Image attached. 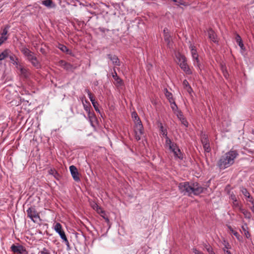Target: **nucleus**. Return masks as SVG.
I'll list each match as a JSON object with an SVG mask.
<instances>
[{
    "instance_id": "c9c22d12",
    "label": "nucleus",
    "mask_w": 254,
    "mask_h": 254,
    "mask_svg": "<svg viewBox=\"0 0 254 254\" xmlns=\"http://www.w3.org/2000/svg\"><path fill=\"white\" fill-rule=\"evenodd\" d=\"M8 57H9L10 62L12 64L13 63V62L16 61H18V58L14 54L12 53L11 51L10 54H9Z\"/></svg>"
},
{
    "instance_id": "f03ea898",
    "label": "nucleus",
    "mask_w": 254,
    "mask_h": 254,
    "mask_svg": "<svg viewBox=\"0 0 254 254\" xmlns=\"http://www.w3.org/2000/svg\"><path fill=\"white\" fill-rule=\"evenodd\" d=\"M238 155L237 150L231 149L220 157L217 162V166L220 170H224L230 167L234 163L235 159Z\"/></svg>"
},
{
    "instance_id": "0eeeda50",
    "label": "nucleus",
    "mask_w": 254,
    "mask_h": 254,
    "mask_svg": "<svg viewBox=\"0 0 254 254\" xmlns=\"http://www.w3.org/2000/svg\"><path fill=\"white\" fill-rule=\"evenodd\" d=\"M228 193L229 194V198L232 200V207L234 209H239L242 206V204L239 202L236 195L233 192L229 191Z\"/></svg>"
},
{
    "instance_id": "ddd939ff",
    "label": "nucleus",
    "mask_w": 254,
    "mask_h": 254,
    "mask_svg": "<svg viewBox=\"0 0 254 254\" xmlns=\"http://www.w3.org/2000/svg\"><path fill=\"white\" fill-rule=\"evenodd\" d=\"M207 32L209 39L213 42L217 43L218 41L215 32L211 28H210L208 30Z\"/></svg>"
},
{
    "instance_id": "864d4df0",
    "label": "nucleus",
    "mask_w": 254,
    "mask_h": 254,
    "mask_svg": "<svg viewBox=\"0 0 254 254\" xmlns=\"http://www.w3.org/2000/svg\"><path fill=\"white\" fill-rule=\"evenodd\" d=\"M164 36L166 35H169V30L167 28H165L163 30Z\"/></svg>"
},
{
    "instance_id": "9d476101",
    "label": "nucleus",
    "mask_w": 254,
    "mask_h": 254,
    "mask_svg": "<svg viewBox=\"0 0 254 254\" xmlns=\"http://www.w3.org/2000/svg\"><path fill=\"white\" fill-rule=\"evenodd\" d=\"M69 170L73 180L75 182L80 181V179L79 177V174L76 167L74 165H71L69 167Z\"/></svg>"
},
{
    "instance_id": "aec40b11",
    "label": "nucleus",
    "mask_w": 254,
    "mask_h": 254,
    "mask_svg": "<svg viewBox=\"0 0 254 254\" xmlns=\"http://www.w3.org/2000/svg\"><path fill=\"white\" fill-rule=\"evenodd\" d=\"M19 69L20 74L23 77L27 78L29 77L30 72L28 69L22 66H20Z\"/></svg>"
},
{
    "instance_id": "a211bd4d",
    "label": "nucleus",
    "mask_w": 254,
    "mask_h": 254,
    "mask_svg": "<svg viewBox=\"0 0 254 254\" xmlns=\"http://www.w3.org/2000/svg\"><path fill=\"white\" fill-rule=\"evenodd\" d=\"M176 58L178 60L177 63L179 65V63H184L187 62V58L185 55H182L180 53H178L176 54Z\"/></svg>"
},
{
    "instance_id": "cd10ccee",
    "label": "nucleus",
    "mask_w": 254,
    "mask_h": 254,
    "mask_svg": "<svg viewBox=\"0 0 254 254\" xmlns=\"http://www.w3.org/2000/svg\"><path fill=\"white\" fill-rule=\"evenodd\" d=\"M235 39H236V41L238 44V45L240 47V48L242 49H244V44L243 43V41L242 40V38H241V37H240V36L239 34H237L236 35Z\"/></svg>"
},
{
    "instance_id": "680f3d73",
    "label": "nucleus",
    "mask_w": 254,
    "mask_h": 254,
    "mask_svg": "<svg viewBox=\"0 0 254 254\" xmlns=\"http://www.w3.org/2000/svg\"><path fill=\"white\" fill-rule=\"evenodd\" d=\"M12 64H13L14 65H15L17 67V66L19 64V63H18V61H16L13 62Z\"/></svg>"
},
{
    "instance_id": "49530a36",
    "label": "nucleus",
    "mask_w": 254,
    "mask_h": 254,
    "mask_svg": "<svg viewBox=\"0 0 254 254\" xmlns=\"http://www.w3.org/2000/svg\"><path fill=\"white\" fill-rule=\"evenodd\" d=\"M223 244L224 245V249L225 250L226 249H231V246L230 245V244H229V243L228 242H226V241H224V243H223Z\"/></svg>"
},
{
    "instance_id": "423d86ee",
    "label": "nucleus",
    "mask_w": 254,
    "mask_h": 254,
    "mask_svg": "<svg viewBox=\"0 0 254 254\" xmlns=\"http://www.w3.org/2000/svg\"><path fill=\"white\" fill-rule=\"evenodd\" d=\"M134 131L135 138L137 141L140 140L141 136L144 133V128L141 122H137L134 124Z\"/></svg>"
},
{
    "instance_id": "4468645a",
    "label": "nucleus",
    "mask_w": 254,
    "mask_h": 254,
    "mask_svg": "<svg viewBox=\"0 0 254 254\" xmlns=\"http://www.w3.org/2000/svg\"><path fill=\"white\" fill-rule=\"evenodd\" d=\"M108 58L112 62V63L116 65L120 66V62L119 58L116 55H112L111 54H108L107 55Z\"/></svg>"
},
{
    "instance_id": "a878e982",
    "label": "nucleus",
    "mask_w": 254,
    "mask_h": 254,
    "mask_svg": "<svg viewBox=\"0 0 254 254\" xmlns=\"http://www.w3.org/2000/svg\"><path fill=\"white\" fill-rule=\"evenodd\" d=\"M193 60L194 61V65H196L200 70H201V64L200 63L199 60L198 59V54L192 56Z\"/></svg>"
},
{
    "instance_id": "6e6552de",
    "label": "nucleus",
    "mask_w": 254,
    "mask_h": 254,
    "mask_svg": "<svg viewBox=\"0 0 254 254\" xmlns=\"http://www.w3.org/2000/svg\"><path fill=\"white\" fill-rule=\"evenodd\" d=\"M11 251L16 254H27L28 252L25 248L22 245H12L11 247Z\"/></svg>"
},
{
    "instance_id": "3c124183",
    "label": "nucleus",
    "mask_w": 254,
    "mask_h": 254,
    "mask_svg": "<svg viewBox=\"0 0 254 254\" xmlns=\"http://www.w3.org/2000/svg\"><path fill=\"white\" fill-rule=\"evenodd\" d=\"M40 51L41 52V53L44 55H47V52L46 51V49L44 48H41L40 49Z\"/></svg>"
},
{
    "instance_id": "6ab92c4d",
    "label": "nucleus",
    "mask_w": 254,
    "mask_h": 254,
    "mask_svg": "<svg viewBox=\"0 0 254 254\" xmlns=\"http://www.w3.org/2000/svg\"><path fill=\"white\" fill-rule=\"evenodd\" d=\"M165 138L166 139L165 145L169 147V149H173V148L176 147L177 144L173 142L168 136H166Z\"/></svg>"
},
{
    "instance_id": "ea45409f",
    "label": "nucleus",
    "mask_w": 254,
    "mask_h": 254,
    "mask_svg": "<svg viewBox=\"0 0 254 254\" xmlns=\"http://www.w3.org/2000/svg\"><path fill=\"white\" fill-rule=\"evenodd\" d=\"M202 145H203V149H204L205 152H207V153L210 152L211 148H210V144L209 143L203 144Z\"/></svg>"
},
{
    "instance_id": "37998d69",
    "label": "nucleus",
    "mask_w": 254,
    "mask_h": 254,
    "mask_svg": "<svg viewBox=\"0 0 254 254\" xmlns=\"http://www.w3.org/2000/svg\"><path fill=\"white\" fill-rule=\"evenodd\" d=\"M92 105H93V106L95 111L96 112H99L100 111H99V108L98 107V104L97 102L95 101L94 102H92Z\"/></svg>"
},
{
    "instance_id": "f257e3e1",
    "label": "nucleus",
    "mask_w": 254,
    "mask_h": 254,
    "mask_svg": "<svg viewBox=\"0 0 254 254\" xmlns=\"http://www.w3.org/2000/svg\"><path fill=\"white\" fill-rule=\"evenodd\" d=\"M178 188L180 191L184 194H188L189 196L191 194L199 195L204 190V188L198 183H189L188 182L181 183L179 184Z\"/></svg>"
},
{
    "instance_id": "a18cd8bd",
    "label": "nucleus",
    "mask_w": 254,
    "mask_h": 254,
    "mask_svg": "<svg viewBox=\"0 0 254 254\" xmlns=\"http://www.w3.org/2000/svg\"><path fill=\"white\" fill-rule=\"evenodd\" d=\"M40 254H50L49 251L46 248H44L39 252Z\"/></svg>"
},
{
    "instance_id": "473e14b6",
    "label": "nucleus",
    "mask_w": 254,
    "mask_h": 254,
    "mask_svg": "<svg viewBox=\"0 0 254 254\" xmlns=\"http://www.w3.org/2000/svg\"><path fill=\"white\" fill-rule=\"evenodd\" d=\"M241 191L245 196L250 198V200H253V197L251 196L250 193L248 192V191L246 188H243L241 190Z\"/></svg>"
},
{
    "instance_id": "c03bdc74",
    "label": "nucleus",
    "mask_w": 254,
    "mask_h": 254,
    "mask_svg": "<svg viewBox=\"0 0 254 254\" xmlns=\"http://www.w3.org/2000/svg\"><path fill=\"white\" fill-rule=\"evenodd\" d=\"M174 2L176 3V4L177 5H186L185 2H184L182 0H173Z\"/></svg>"
},
{
    "instance_id": "4d7b16f0",
    "label": "nucleus",
    "mask_w": 254,
    "mask_h": 254,
    "mask_svg": "<svg viewBox=\"0 0 254 254\" xmlns=\"http://www.w3.org/2000/svg\"><path fill=\"white\" fill-rule=\"evenodd\" d=\"M102 216L104 218V219L105 220L106 222L108 223L110 222V220L108 217L105 216V215H102Z\"/></svg>"
},
{
    "instance_id": "20e7f679",
    "label": "nucleus",
    "mask_w": 254,
    "mask_h": 254,
    "mask_svg": "<svg viewBox=\"0 0 254 254\" xmlns=\"http://www.w3.org/2000/svg\"><path fill=\"white\" fill-rule=\"evenodd\" d=\"M27 217L29 218L33 222H36L38 220L41 221L40 213L38 212L35 206H31L26 210Z\"/></svg>"
},
{
    "instance_id": "603ef678",
    "label": "nucleus",
    "mask_w": 254,
    "mask_h": 254,
    "mask_svg": "<svg viewBox=\"0 0 254 254\" xmlns=\"http://www.w3.org/2000/svg\"><path fill=\"white\" fill-rule=\"evenodd\" d=\"M222 70H223V75L224 76V77L226 78H228V76H229V74H228V72L226 70H224L223 69H222Z\"/></svg>"
},
{
    "instance_id": "79ce46f5",
    "label": "nucleus",
    "mask_w": 254,
    "mask_h": 254,
    "mask_svg": "<svg viewBox=\"0 0 254 254\" xmlns=\"http://www.w3.org/2000/svg\"><path fill=\"white\" fill-rule=\"evenodd\" d=\"M9 26L8 25L6 26L4 29H2V32L1 33V36H4L7 34L8 30L7 29L9 28Z\"/></svg>"
},
{
    "instance_id": "1a4fd4ad",
    "label": "nucleus",
    "mask_w": 254,
    "mask_h": 254,
    "mask_svg": "<svg viewBox=\"0 0 254 254\" xmlns=\"http://www.w3.org/2000/svg\"><path fill=\"white\" fill-rule=\"evenodd\" d=\"M59 65L68 71H73L76 68L70 63H67L64 60H61L59 61Z\"/></svg>"
},
{
    "instance_id": "052dcab7",
    "label": "nucleus",
    "mask_w": 254,
    "mask_h": 254,
    "mask_svg": "<svg viewBox=\"0 0 254 254\" xmlns=\"http://www.w3.org/2000/svg\"><path fill=\"white\" fill-rule=\"evenodd\" d=\"M224 252L226 254H232L230 251L228 250H226L224 249H223Z\"/></svg>"
},
{
    "instance_id": "f8f14e48",
    "label": "nucleus",
    "mask_w": 254,
    "mask_h": 254,
    "mask_svg": "<svg viewBox=\"0 0 254 254\" xmlns=\"http://www.w3.org/2000/svg\"><path fill=\"white\" fill-rule=\"evenodd\" d=\"M179 66L187 74H192L191 70L189 67L188 64H187V62H185L184 63H179Z\"/></svg>"
},
{
    "instance_id": "2f4dec72",
    "label": "nucleus",
    "mask_w": 254,
    "mask_h": 254,
    "mask_svg": "<svg viewBox=\"0 0 254 254\" xmlns=\"http://www.w3.org/2000/svg\"><path fill=\"white\" fill-rule=\"evenodd\" d=\"M85 103H84V101H82V104H83V105L84 107V109L87 112H88L89 111H90V109H91V106L89 102H88L86 100H85Z\"/></svg>"
},
{
    "instance_id": "09e8293b",
    "label": "nucleus",
    "mask_w": 254,
    "mask_h": 254,
    "mask_svg": "<svg viewBox=\"0 0 254 254\" xmlns=\"http://www.w3.org/2000/svg\"><path fill=\"white\" fill-rule=\"evenodd\" d=\"M7 39V37L1 36L0 37V46Z\"/></svg>"
},
{
    "instance_id": "a19ab883",
    "label": "nucleus",
    "mask_w": 254,
    "mask_h": 254,
    "mask_svg": "<svg viewBox=\"0 0 254 254\" xmlns=\"http://www.w3.org/2000/svg\"><path fill=\"white\" fill-rule=\"evenodd\" d=\"M165 95L168 99H171V100H172L173 95L170 92L168 91L167 89H165Z\"/></svg>"
},
{
    "instance_id": "412c9836",
    "label": "nucleus",
    "mask_w": 254,
    "mask_h": 254,
    "mask_svg": "<svg viewBox=\"0 0 254 254\" xmlns=\"http://www.w3.org/2000/svg\"><path fill=\"white\" fill-rule=\"evenodd\" d=\"M9 54H10V50L8 49H5L1 54H0V61L8 57ZM1 64V63H0V65Z\"/></svg>"
},
{
    "instance_id": "4be33fe9",
    "label": "nucleus",
    "mask_w": 254,
    "mask_h": 254,
    "mask_svg": "<svg viewBox=\"0 0 254 254\" xmlns=\"http://www.w3.org/2000/svg\"><path fill=\"white\" fill-rule=\"evenodd\" d=\"M42 3L49 8L55 7L56 6L55 3L52 0H44L42 1Z\"/></svg>"
},
{
    "instance_id": "393cba45",
    "label": "nucleus",
    "mask_w": 254,
    "mask_h": 254,
    "mask_svg": "<svg viewBox=\"0 0 254 254\" xmlns=\"http://www.w3.org/2000/svg\"><path fill=\"white\" fill-rule=\"evenodd\" d=\"M48 173L50 175H53L54 177V178L58 180H59L61 177L60 175L55 169H50L48 171Z\"/></svg>"
},
{
    "instance_id": "f704fd0d",
    "label": "nucleus",
    "mask_w": 254,
    "mask_h": 254,
    "mask_svg": "<svg viewBox=\"0 0 254 254\" xmlns=\"http://www.w3.org/2000/svg\"><path fill=\"white\" fill-rule=\"evenodd\" d=\"M58 48L59 49H60L64 53H65L67 54L69 53V50L67 49V48L65 46H64L63 44H59L58 46Z\"/></svg>"
},
{
    "instance_id": "c756f323",
    "label": "nucleus",
    "mask_w": 254,
    "mask_h": 254,
    "mask_svg": "<svg viewBox=\"0 0 254 254\" xmlns=\"http://www.w3.org/2000/svg\"><path fill=\"white\" fill-rule=\"evenodd\" d=\"M228 228L230 232L236 237V238L238 240L240 241L242 237L239 235V234L236 231H234L231 226H228Z\"/></svg>"
},
{
    "instance_id": "6e6d98bb",
    "label": "nucleus",
    "mask_w": 254,
    "mask_h": 254,
    "mask_svg": "<svg viewBox=\"0 0 254 254\" xmlns=\"http://www.w3.org/2000/svg\"><path fill=\"white\" fill-rule=\"evenodd\" d=\"M191 56L197 54V53L196 50V49H191Z\"/></svg>"
},
{
    "instance_id": "bb28decb",
    "label": "nucleus",
    "mask_w": 254,
    "mask_h": 254,
    "mask_svg": "<svg viewBox=\"0 0 254 254\" xmlns=\"http://www.w3.org/2000/svg\"><path fill=\"white\" fill-rule=\"evenodd\" d=\"M200 140L202 145L209 143V140L207 135L204 133H201L200 135Z\"/></svg>"
},
{
    "instance_id": "e433bc0d",
    "label": "nucleus",
    "mask_w": 254,
    "mask_h": 254,
    "mask_svg": "<svg viewBox=\"0 0 254 254\" xmlns=\"http://www.w3.org/2000/svg\"><path fill=\"white\" fill-rule=\"evenodd\" d=\"M88 113V117L89 118V121L92 126H93V121L92 120L95 118V114L93 112H91L89 111Z\"/></svg>"
},
{
    "instance_id": "b1692460",
    "label": "nucleus",
    "mask_w": 254,
    "mask_h": 254,
    "mask_svg": "<svg viewBox=\"0 0 254 254\" xmlns=\"http://www.w3.org/2000/svg\"><path fill=\"white\" fill-rule=\"evenodd\" d=\"M183 85L184 88L187 91L188 93L190 94L191 92L192 91V89L190 86V85L188 81L185 79L183 82Z\"/></svg>"
},
{
    "instance_id": "bf43d9fd",
    "label": "nucleus",
    "mask_w": 254,
    "mask_h": 254,
    "mask_svg": "<svg viewBox=\"0 0 254 254\" xmlns=\"http://www.w3.org/2000/svg\"><path fill=\"white\" fill-rule=\"evenodd\" d=\"M189 48L190 49V51H191V49H196L195 47L192 44L190 45Z\"/></svg>"
},
{
    "instance_id": "dca6fc26",
    "label": "nucleus",
    "mask_w": 254,
    "mask_h": 254,
    "mask_svg": "<svg viewBox=\"0 0 254 254\" xmlns=\"http://www.w3.org/2000/svg\"><path fill=\"white\" fill-rule=\"evenodd\" d=\"M177 115L178 118L181 121L182 124H183L185 127H187L188 126V122L184 117L183 113L181 111H179Z\"/></svg>"
},
{
    "instance_id": "e2e57ef3",
    "label": "nucleus",
    "mask_w": 254,
    "mask_h": 254,
    "mask_svg": "<svg viewBox=\"0 0 254 254\" xmlns=\"http://www.w3.org/2000/svg\"><path fill=\"white\" fill-rule=\"evenodd\" d=\"M102 213L105 214V212L104 211H102Z\"/></svg>"
},
{
    "instance_id": "2eb2a0df",
    "label": "nucleus",
    "mask_w": 254,
    "mask_h": 254,
    "mask_svg": "<svg viewBox=\"0 0 254 254\" xmlns=\"http://www.w3.org/2000/svg\"><path fill=\"white\" fill-rule=\"evenodd\" d=\"M164 39L165 42L167 43L168 48L169 49H172L173 46V42L172 41L170 34L164 35Z\"/></svg>"
},
{
    "instance_id": "9b49d317",
    "label": "nucleus",
    "mask_w": 254,
    "mask_h": 254,
    "mask_svg": "<svg viewBox=\"0 0 254 254\" xmlns=\"http://www.w3.org/2000/svg\"><path fill=\"white\" fill-rule=\"evenodd\" d=\"M170 150L173 152L175 157H177L181 160L183 159V154L181 151V150L179 148L177 145H176V147L173 148V149H170Z\"/></svg>"
},
{
    "instance_id": "de8ad7c7",
    "label": "nucleus",
    "mask_w": 254,
    "mask_h": 254,
    "mask_svg": "<svg viewBox=\"0 0 254 254\" xmlns=\"http://www.w3.org/2000/svg\"><path fill=\"white\" fill-rule=\"evenodd\" d=\"M171 107L173 111H175L178 109V106L176 105V103H173L172 105H171Z\"/></svg>"
},
{
    "instance_id": "58836bf2",
    "label": "nucleus",
    "mask_w": 254,
    "mask_h": 254,
    "mask_svg": "<svg viewBox=\"0 0 254 254\" xmlns=\"http://www.w3.org/2000/svg\"><path fill=\"white\" fill-rule=\"evenodd\" d=\"M85 92L87 93L88 96L91 102L95 101V99H94V97H93L92 93H91V92L90 91V90L89 89H85Z\"/></svg>"
},
{
    "instance_id": "4c0bfd02",
    "label": "nucleus",
    "mask_w": 254,
    "mask_h": 254,
    "mask_svg": "<svg viewBox=\"0 0 254 254\" xmlns=\"http://www.w3.org/2000/svg\"><path fill=\"white\" fill-rule=\"evenodd\" d=\"M242 229L243 231L244 232L245 236L247 238H250V236H251V234H250V233L249 232V231L248 230V228L247 227V225H246V226H242Z\"/></svg>"
},
{
    "instance_id": "c85d7f7f",
    "label": "nucleus",
    "mask_w": 254,
    "mask_h": 254,
    "mask_svg": "<svg viewBox=\"0 0 254 254\" xmlns=\"http://www.w3.org/2000/svg\"><path fill=\"white\" fill-rule=\"evenodd\" d=\"M158 127L159 128L160 131L162 134L164 136L166 137L167 135V130L166 128H164L163 125L161 123H159Z\"/></svg>"
},
{
    "instance_id": "8fccbe9b",
    "label": "nucleus",
    "mask_w": 254,
    "mask_h": 254,
    "mask_svg": "<svg viewBox=\"0 0 254 254\" xmlns=\"http://www.w3.org/2000/svg\"><path fill=\"white\" fill-rule=\"evenodd\" d=\"M192 252L195 254H203V253H202L201 252L199 251V250H197L196 248H193L192 249Z\"/></svg>"
},
{
    "instance_id": "39448f33",
    "label": "nucleus",
    "mask_w": 254,
    "mask_h": 254,
    "mask_svg": "<svg viewBox=\"0 0 254 254\" xmlns=\"http://www.w3.org/2000/svg\"><path fill=\"white\" fill-rule=\"evenodd\" d=\"M54 229L56 232L59 234L61 239H63V241L65 243L67 249H70L69 243L66 237L64 231L62 229V225L60 223H57L54 226Z\"/></svg>"
},
{
    "instance_id": "f3484780",
    "label": "nucleus",
    "mask_w": 254,
    "mask_h": 254,
    "mask_svg": "<svg viewBox=\"0 0 254 254\" xmlns=\"http://www.w3.org/2000/svg\"><path fill=\"white\" fill-rule=\"evenodd\" d=\"M112 77L118 85H122L123 84L122 79L118 75L115 68H114V72L112 73Z\"/></svg>"
},
{
    "instance_id": "7ed1b4c3",
    "label": "nucleus",
    "mask_w": 254,
    "mask_h": 254,
    "mask_svg": "<svg viewBox=\"0 0 254 254\" xmlns=\"http://www.w3.org/2000/svg\"><path fill=\"white\" fill-rule=\"evenodd\" d=\"M20 50L33 66L37 69L41 68L40 63L38 60L34 52L31 51L25 46H22L20 48Z\"/></svg>"
},
{
    "instance_id": "72a5a7b5",
    "label": "nucleus",
    "mask_w": 254,
    "mask_h": 254,
    "mask_svg": "<svg viewBox=\"0 0 254 254\" xmlns=\"http://www.w3.org/2000/svg\"><path fill=\"white\" fill-rule=\"evenodd\" d=\"M204 247L205 248V249L206 250V251L208 252L209 254H215V253H214V252L212 248L209 244H205L204 245Z\"/></svg>"
},
{
    "instance_id": "5701e85b",
    "label": "nucleus",
    "mask_w": 254,
    "mask_h": 254,
    "mask_svg": "<svg viewBox=\"0 0 254 254\" xmlns=\"http://www.w3.org/2000/svg\"><path fill=\"white\" fill-rule=\"evenodd\" d=\"M239 210L241 212H242L244 214L246 218L250 219L251 218L252 215L251 212H249L248 210L243 208V206L241 207H240L239 209Z\"/></svg>"
},
{
    "instance_id": "13d9d810",
    "label": "nucleus",
    "mask_w": 254,
    "mask_h": 254,
    "mask_svg": "<svg viewBox=\"0 0 254 254\" xmlns=\"http://www.w3.org/2000/svg\"><path fill=\"white\" fill-rule=\"evenodd\" d=\"M168 100H169V102H170L171 105H172L173 103L175 102L174 99H173V98H172V100H171V99H169Z\"/></svg>"
},
{
    "instance_id": "5fc2aeb1",
    "label": "nucleus",
    "mask_w": 254,
    "mask_h": 254,
    "mask_svg": "<svg viewBox=\"0 0 254 254\" xmlns=\"http://www.w3.org/2000/svg\"><path fill=\"white\" fill-rule=\"evenodd\" d=\"M253 204V206L251 207V209L252 212L254 213V200H249Z\"/></svg>"
},
{
    "instance_id": "7c9ffc66",
    "label": "nucleus",
    "mask_w": 254,
    "mask_h": 254,
    "mask_svg": "<svg viewBox=\"0 0 254 254\" xmlns=\"http://www.w3.org/2000/svg\"><path fill=\"white\" fill-rule=\"evenodd\" d=\"M131 117L134 121V124L137 123V122H141V120L136 112H133L131 113Z\"/></svg>"
}]
</instances>
